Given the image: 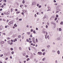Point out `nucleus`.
<instances>
[{"mask_svg":"<svg viewBox=\"0 0 63 63\" xmlns=\"http://www.w3.org/2000/svg\"><path fill=\"white\" fill-rule=\"evenodd\" d=\"M59 30L60 31H61V28H59Z\"/></svg>","mask_w":63,"mask_h":63,"instance_id":"nucleus-28","label":"nucleus"},{"mask_svg":"<svg viewBox=\"0 0 63 63\" xmlns=\"http://www.w3.org/2000/svg\"><path fill=\"white\" fill-rule=\"evenodd\" d=\"M30 60V58H28L27 59V61H29Z\"/></svg>","mask_w":63,"mask_h":63,"instance_id":"nucleus-23","label":"nucleus"},{"mask_svg":"<svg viewBox=\"0 0 63 63\" xmlns=\"http://www.w3.org/2000/svg\"><path fill=\"white\" fill-rule=\"evenodd\" d=\"M54 5L55 6H57V3H55Z\"/></svg>","mask_w":63,"mask_h":63,"instance_id":"nucleus-35","label":"nucleus"},{"mask_svg":"<svg viewBox=\"0 0 63 63\" xmlns=\"http://www.w3.org/2000/svg\"><path fill=\"white\" fill-rule=\"evenodd\" d=\"M14 26H15V27H17V25H16V24H14Z\"/></svg>","mask_w":63,"mask_h":63,"instance_id":"nucleus-20","label":"nucleus"},{"mask_svg":"<svg viewBox=\"0 0 63 63\" xmlns=\"http://www.w3.org/2000/svg\"><path fill=\"white\" fill-rule=\"evenodd\" d=\"M13 43L12 42H11L10 43V45H12V44H13Z\"/></svg>","mask_w":63,"mask_h":63,"instance_id":"nucleus-36","label":"nucleus"},{"mask_svg":"<svg viewBox=\"0 0 63 63\" xmlns=\"http://www.w3.org/2000/svg\"><path fill=\"white\" fill-rule=\"evenodd\" d=\"M10 58H11V59H12V56H10Z\"/></svg>","mask_w":63,"mask_h":63,"instance_id":"nucleus-61","label":"nucleus"},{"mask_svg":"<svg viewBox=\"0 0 63 63\" xmlns=\"http://www.w3.org/2000/svg\"><path fill=\"white\" fill-rule=\"evenodd\" d=\"M5 28H7V26H5Z\"/></svg>","mask_w":63,"mask_h":63,"instance_id":"nucleus-64","label":"nucleus"},{"mask_svg":"<svg viewBox=\"0 0 63 63\" xmlns=\"http://www.w3.org/2000/svg\"><path fill=\"white\" fill-rule=\"evenodd\" d=\"M20 12H16V14H19V13H20Z\"/></svg>","mask_w":63,"mask_h":63,"instance_id":"nucleus-32","label":"nucleus"},{"mask_svg":"<svg viewBox=\"0 0 63 63\" xmlns=\"http://www.w3.org/2000/svg\"><path fill=\"white\" fill-rule=\"evenodd\" d=\"M18 38H20L21 37V36L20 35L18 36Z\"/></svg>","mask_w":63,"mask_h":63,"instance_id":"nucleus-40","label":"nucleus"},{"mask_svg":"<svg viewBox=\"0 0 63 63\" xmlns=\"http://www.w3.org/2000/svg\"><path fill=\"white\" fill-rule=\"evenodd\" d=\"M2 9H0V11H2Z\"/></svg>","mask_w":63,"mask_h":63,"instance_id":"nucleus-56","label":"nucleus"},{"mask_svg":"<svg viewBox=\"0 0 63 63\" xmlns=\"http://www.w3.org/2000/svg\"><path fill=\"white\" fill-rule=\"evenodd\" d=\"M37 54H42V53L41 52H38L37 53Z\"/></svg>","mask_w":63,"mask_h":63,"instance_id":"nucleus-3","label":"nucleus"},{"mask_svg":"<svg viewBox=\"0 0 63 63\" xmlns=\"http://www.w3.org/2000/svg\"><path fill=\"white\" fill-rule=\"evenodd\" d=\"M48 9L49 10H50V7H48Z\"/></svg>","mask_w":63,"mask_h":63,"instance_id":"nucleus-15","label":"nucleus"},{"mask_svg":"<svg viewBox=\"0 0 63 63\" xmlns=\"http://www.w3.org/2000/svg\"><path fill=\"white\" fill-rule=\"evenodd\" d=\"M7 40H10V38L9 37H7Z\"/></svg>","mask_w":63,"mask_h":63,"instance_id":"nucleus-41","label":"nucleus"},{"mask_svg":"<svg viewBox=\"0 0 63 63\" xmlns=\"http://www.w3.org/2000/svg\"><path fill=\"white\" fill-rule=\"evenodd\" d=\"M27 34H28V35H29L30 34V32H28L27 33Z\"/></svg>","mask_w":63,"mask_h":63,"instance_id":"nucleus-14","label":"nucleus"},{"mask_svg":"<svg viewBox=\"0 0 63 63\" xmlns=\"http://www.w3.org/2000/svg\"><path fill=\"white\" fill-rule=\"evenodd\" d=\"M47 25H49V23H48V22L47 23Z\"/></svg>","mask_w":63,"mask_h":63,"instance_id":"nucleus-57","label":"nucleus"},{"mask_svg":"<svg viewBox=\"0 0 63 63\" xmlns=\"http://www.w3.org/2000/svg\"><path fill=\"white\" fill-rule=\"evenodd\" d=\"M28 48H29V50H30V49H30V47H28Z\"/></svg>","mask_w":63,"mask_h":63,"instance_id":"nucleus-51","label":"nucleus"},{"mask_svg":"<svg viewBox=\"0 0 63 63\" xmlns=\"http://www.w3.org/2000/svg\"><path fill=\"white\" fill-rule=\"evenodd\" d=\"M43 33H44V34H45V33H46V32L45 31L44 32H43Z\"/></svg>","mask_w":63,"mask_h":63,"instance_id":"nucleus-63","label":"nucleus"},{"mask_svg":"<svg viewBox=\"0 0 63 63\" xmlns=\"http://www.w3.org/2000/svg\"><path fill=\"white\" fill-rule=\"evenodd\" d=\"M3 28V26L2 25L0 27V31Z\"/></svg>","mask_w":63,"mask_h":63,"instance_id":"nucleus-1","label":"nucleus"},{"mask_svg":"<svg viewBox=\"0 0 63 63\" xmlns=\"http://www.w3.org/2000/svg\"><path fill=\"white\" fill-rule=\"evenodd\" d=\"M46 27L47 28L48 27V25H46Z\"/></svg>","mask_w":63,"mask_h":63,"instance_id":"nucleus-46","label":"nucleus"},{"mask_svg":"<svg viewBox=\"0 0 63 63\" xmlns=\"http://www.w3.org/2000/svg\"><path fill=\"white\" fill-rule=\"evenodd\" d=\"M22 3L23 4H24V3H25V1L24 0H23L22 1Z\"/></svg>","mask_w":63,"mask_h":63,"instance_id":"nucleus-24","label":"nucleus"},{"mask_svg":"<svg viewBox=\"0 0 63 63\" xmlns=\"http://www.w3.org/2000/svg\"><path fill=\"white\" fill-rule=\"evenodd\" d=\"M61 39V38L60 37H59L57 38V40H60Z\"/></svg>","mask_w":63,"mask_h":63,"instance_id":"nucleus-5","label":"nucleus"},{"mask_svg":"<svg viewBox=\"0 0 63 63\" xmlns=\"http://www.w3.org/2000/svg\"><path fill=\"white\" fill-rule=\"evenodd\" d=\"M41 7H42V6H41V5H40L39 7V8H41Z\"/></svg>","mask_w":63,"mask_h":63,"instance_id":"nucleus-53","label":"nucleus"},{"mask_svg":"<svg viewBox=\"0 0 63 63\" xmlns=\"http://www.w3.org/2000/svg\"><path fill=\"white\" fill-rule=\"evenodd\" d=\"M33 33H34V34H36V32H35V31H33Z\"/></svg>","mask_w":63,"mask_h":63,"instance_id":"nucleus-26","label":"nucleus"},{"mask_svg":"<svg viewBox=\"0 0 63 63\" xmlns=\"http://www.w3.org/2000/svg\"><path fill=\"white\" fill-rule=\"evenodd\" d=\"M49 36L47 35V38H49Z\"/></svg>","mask_w":63,"mask_h":63,"instance_id":"nucleus-62","label":"nucleus"},{"mask_svg":"<svg viewBox=\"0 0 63 63\" xmlns=\"http://www.w3.org/2000/svg\"><path fill=\"white\" fill-rule=\"evenodd\" d=\"M34 39H35V38H34V37L32 38V41H34Z\"/></svg>","mask_w":63,"mask_h":63,"instance_id":"nucleus-16","label":"nucleus"},{"mask_svg":"<svg viewBox=\"0 0 63 63\" xmlns=\"http://www.w3.org/2000/svg\"><path fill=\"white\" fill-rule=\"evenodd\" d=\"M39 6V4L38 3L37 5V7H38Z\"/></svg>","mask_w":63,"mask_h":63,"instance_id":"nucleus-50","label":"nucleus"},{"mask_svg":"<svg viewBox=\"0 0 63 63\" xmlns=\"http://www.w3.org/2000/svg\"><path fill=\"white\" fill-rule=\"evenodd\" d=\"M1 44H4L5 42L4 41H2L1 42Z\"/></svg>","mask_w":63,"mask_h":63,"instance_id":"nucleus-9","label":"nucleus"},{"mask_svg":"<svg viewBox=\"0 0 63 63\" xmlns=\"http://www.w3.org/2000/svg\"><path fill=\"white\" fill-rule=\"evenodd\" d=\"M4 2H7V0H4Z\"/></svg>","mask_w":63,"mask_h":63,"instance_id":"nucleus-58","label":"nucleus"},{"mask_svg":"<svg viewBox=\"0 0 63 63\" xmlns=\"http://www.w3.org/2000/svg\"><path fill=\"white\" fill-rule=\"evenodd\" d=\"M23 5H20V7L21 8H22V7H23Z\"/></svg>","mask_w":63,"mask_h":63,"instance_id":"nucleus-21","label":"nucleus"},{"mask_svg":"<svg viewBox=\"0 0 63 63\" xmlns=\"http://www.w3.org/2000/svg\"><path fill=\"white\" fill-rule=\"evenodd\" d=\"M60 24H61V25H63V22L62 21H61L60 23Z\"/></svg>","mask_w":63,"mask_h":63,"instance_id":"nucleus-13","label":"nucleus"},{"mask_svg":"<svg viewBox=\"0 0 63 63\" xmlns=\"http://www.w3.org/2000/svg\"><path fill=\"white\" fill-rule=\"evenodd\" d=\"M3 56V54L1 55H0V57H2Z\"/></svg>","mask_w":63,"mask_h":63,"instance_id":"nucleus-42","label":"nucleus"},{"mask_svg":"<svg viewBox=\"0 0 63 63\" xmlns=\"http://www.w3.org/2000/svg\"><path fill=\"white\" fill-rule=\"evenodd\" d=\"M36 30H38V28H36Z\"/></svg>","mask_w":63,"mask_h":63,"instance_id":"nucleus-59","label":"nucleus"},{"mask_svg":"<svg viewBox=\"0 0 63 63\" xmlns=\"http://www.w3.org/2000/svg\"><path fill=\"white\" fill-rule=\"evenodd\" d=\"M27 42H29V40H28V39H26Z\"/></svg>","mask_w":63,"mask_h":63,"instance_id":"nucleus-38","label":"nucleus"},{"mask_svg":"<svg viewBox=\"0 0 63 63\" xmlns=\"http://www.w3.org/2000/svg\"><path fill=\"white\" fill-rule=\"evenodd\" d=\"M26 54H25V53H22V55H23V56H25V55H26Z\"/></svg>","mask_w":63,"mask_h":63,"instance_id":"nucleus-7","label":"nucleus"},{"mask_svg":"<svg viewBox=\"0 0 63 63\" xmlns=\"http://www.w3.org/2000/svg\"><path fill=\"white\" fill-rule=\"evenodd\" d=\"M19 49L20 50H22V48H21V47H19Z\"/></svg>","mask_w":63,"mask_h":63,"instance_id":"nucleus-12","label":"nucleus"},{"mask_svg":"<svg viewBox=\"0 0 63 63\" xmlns=\"http://www.w3.org/2000/svg\"><path fill=\"white\" fill-rule=\"evenodd\" d=\"M10 13V11H8V12L6 14V15H8V14H9Z\"/></svg>","mask_w":63,"mask_h":63,"instance_id":"nucleus-11","label":"nucleus"},{"mask_svg":"<svg viewBox=\"0 0 63 63\" xmlns=\"http://www.w3.org/2000/svg\"><path fill=\"white\" fill-rule=\"evenodd\" d=\"M57 53L58 54H60V51H59V50L58 51Z\"/></svg>","mask_w":63,"mask_h":63,"instance_id":"nucleus-6","label":"nucleus"},{"mask_svg":"<svg viewBox=\"0 0 63 63\" xmlns=\"http://www.w3.org/2000/svg\"><path fill=\"white\" fill-rule=\"evenodd\" d=\"M11 53H12V54H14V52L13 51H12L11 52Z\"/></svg>","mask_w":63,"mask_h":63,"instance_id":"nucleus-31","label":"nucleus"},{"mask_svg":"<svg viewBox=\"0 0 63 63\" xmlns=\"http://www.w3.org/2000/svg\"><path fill=\"white\" fill-rule=\"evenodd\" d=\"M30 38H32V34H31L30 35Z\"/></svg>","mask_w":63,"mask_h":63,"instance_id":"nucleus-29","label":"nucleus"},{"mask_svg":"<svg viewBox=\"0 0 63 63\" xmlns=\"http://www.w3.org/2000/svg\"><path fill=\"white\" fill-rule=\"evenodd\" d=\"M45 54H46V52H44L42 54L43 55H45Z\"/></svg>","mask_w":63,"mask_h":63,"instance_id":"nucleus-17","label":"nucleus"},{"mask_svg":"<svg viewBox=\"0 0 63 63\" xmlns=\"http://www.w3.org/2000/svg\"><path fill=\"white\" fill-rule=\"evenodd\" d=\"M33 42L34 43V44H36V42L34 40H33Z\"/></svg>","mask_w":63,"mask_h":63,"instance_id":"nucleus-34","label":"nucleus"},{"mask_svg":"<svg viewBox=\"0 0 63 63\" xmlns=\"http://www.w3.org/2000/svg\"><path fill=\"white\" fill-rule=\"evenodd\" d=\"M26 57L27 58V57H28V56L27 55H26Z\"/></svg>","mask_w":63,"mask_h":63,"instance_id":"nucleus-49","label":"nucleus"},{"mask_svg":"<svg viewBox=\"0 0 63 63\" xmlns=\"http://www.w3.org/2000/svg\"><path fill=\"white\" fill-rule=\"evenodd\" d=\"M11 40H9L7 41V42L8 43V44H10V42H11Z\"/></svg>","mask_w":63,"mask_h":63,"instance_id":"nucleus-4","label":"nucleus"},{"mask_svg":"<svg viewBox=\"0 0 63 63\" xmlns=\"http://www.w3.org/2000/svg\"><path fill=\"white\" fill-rule=\"evenodd\" d=\"M46 60V58L44 57V58L43 59L42 61H44V60Z\"/></svg>","mask_w":63,"mask_h":63,"instance_id":"nucleus-10","label":"nucleus"},{"mask_svg":"<svg viewBox=\"0 0 63 63\" xmlns=\"http://www.w3.org/2000/svg\"><path fill=\"white\" fill-rule=\"evenodd\" d=\"M19 21H21V20H22V19L21 18L19 19Z\"/></svg>","mask_w":63,"mask_h":63,"instance_id":"nucleus-30","label":"nucleus"},{"mask_svg":"<svg viewBox=\"0 0 63 63\" xmlns=\"http://www.w3.org/2000/svg\"><path fill=\"white\" fill-rule=\"evenodd\" d=\"M57 18L55 17V20H57Z\"/></svg>","mask_w":63,"mask_h":63,"instance_id":"nucleus-39","label":"nucleus"},{"mask_svg":"<svg viewBox=\"0 0 63 63\" xmlns=\"http://www.w3.org/2000/svg\"><path fill=\"white\" fill-rule=\"evenodd\" d=\"M51 24H55V23H54L53 22H51Z\"/></svg>","mask_w":63,"mask_h":63,"instance_id":"nucleus-18","label":"nucleus"},{"mask_svg":"<svg viewBox=\"0 0 63 63\" xmlns=\"http://www.w3.org/2000/svg\"><path fill=\"white\" fill-rule=\"evenodd\" d=\"M15 11H18V10H17V9H15Z\"/></svg>","mask_w":63,"mask_h":63,"instance_id":"nucleus-54","label":"nucleus"},{"mask_svg":"<svg viewBox=\"0 0 63 63\" xmlns=\"http://www.w3.org/2000/svg\"><path fill=\"white\" fill-rule=\"evenodd\" d=\"M10 49H11V50H13V48H10Z\"/></svg>","mask_w":63,"mask_h":63,"instance_id":"nucleus-33","label":"nucleus"},{"mask_svg":"<svg viewBox=\"0 0 63 63\" xmlns=\"http://www.w3.org/2000/svg\"><path fill=\"white\" fill-rule=\"evenodd\" d=\"M45 51V49H44L42 50V51L43 52L44 51Z\"/></svg>","mask_w":63,"mask_h":63,"instance_id":"nucleus-19","label":"nucleus"},{"mask_svg":"<svg viewBox=\"0 0 63 63\" xmlns=\"http://www.w3.org/2000/svg\"><path fill=\"white\" fill-rule=\"evenodd\" d=\"M13 9L12 8L11 9V12H13Z\"/></svg>","mask_w":63,"mask_h":63,"instance_id":"nucleus-43","label":"nucleus"},{"mask_svg":"<svg viewBox=\"0 0 63 63\" xmlns=\"http://www.w3.org/2000/svg\"><path fill=\"white\" fill-rule=\"evenodd\" d=\"M3 21H6V19H3Z\"/></svg>","mask_w":63,"mask_h":63,"instance_id":"nucleus-52","label":"nucleus"},{"mask_svg":"<svg viewBox=\"0 0 63 63\" xmlns=\"http://www.w3.org/2000/svg\"><path fill=\"white\" fill-rule=\"evenodd\" d=\"M33 29H32L31 30V32H33Z\"/></svg>","mask_w":63,"mask_h":63,"instance_id":"nucleus-55","label":"nucleus"},{"mask_svg":"<svg viewBox=\"0 0 63 63\" xmlns=\"http://www.w3.org/2000/svg\"><path fill=\"white\" fill-rule=\"evenodd\" d=\"M53 2H54V3H56V0H54Z\"/></svg>","mask_w":63,"mask_h":63,"instance_id":"nucleus-47","label":"nucleus"},{"mask_svg":"<svg viewBox=\"0 0 63 63\" xmlns=\"http://www.w3.org/2000/svg\"><path fill=\"white\" fill-rule=\"evenodd\" d=\"M3 5L4 6H6V4L5 3H4L3 4Z\"/></svg>","mask_w":63,"mask_h":63,"instance_id":"nucleus-44","label":"nucleus"},{"mask_svg":"<svg viewBox=\"0 0 63 63\" xmlns=\"http://www.w3.org/2000/svg\"><path fill=\"white\" fill-rule=\"evenodd\" d=\"M23 12L25 13H26V11L25 10H24L23 11Z\"/></svg>","mask_w":63,"mask_h":63,"instance_id":"nucleus-37","label":"nucleus"},{"mask_svg":"<svg viewBox=\"0 0 63 63\" xmlns=\"http://www.w3.org/2000/svg\"><path fill=\"white\" fill-rule=\"evenodd\" d=\"M47 47H48V48L49 47H50V45H48L47 46Z\"/></svg>","mask_w":63,"mask_h":63,"instance_id":"nucleus-25","label":"nucleus"},{"mask_svg":"<svg viewBox=\"0 0 63 63\" xmlns=\"http://www.w3.org/2000/svg\"><path fill=\"white\" fill-rule=\"evenodd\" d=\"M35 17H37V15H36V14H35L34 15Z\"/></svg>","mask_w":63,"mask_h":63,"instance_id":"nucleus-48","label":"nucleus"},{"mask_svg":"<svg viewBox=\"0 0 63 63\" xmlns=\"http://www.w3.org/2000/svg\"><path fill=\"white\" fill-rule=\"evenodd\" d=\"M1 7V8H3V7H4V5H2V6H0Z\"/></svg>","mask_w":63,"mask_h":63,"instance_id":"nucleus-45","label":"nucleus"},{"mask_svg":"<svg viewBox=\"0 0 63 63\" xmlns=\"http://www.w3.org/2000/svg\"><path fill=\"white\" fill-rule=\"evenodd\" d=\"M36 42L37 43H38V39H36Z\"/></svg>","mask_w":63,"mask_h":63,"instance_id":"nucleus-22","label":"nucleus"},{"mask_svg":"<svg viewBox=\"0 0 63 63\" xmlns=\"http://www.w3.org/2000/svg\"><path fill=\"white\" fill-rule=\"evenodd\" d=\"M56 17H58V15H56Z\"/></svg>","mask_w":63,"mask_h":63,"instance_id":"nucleus-27","label":"nucleus"},{"mask_svg":"<svg viewBox=\"0 0 63 63\" xmlns=\"http://www.w3.org/2000/svg\"><path fill=\"white\" fill-rule=\"evenodd\" d=\"M11 24H13V22H9V25H11Z\"/></svg>","mask_w":63,"mask_h":63,"instance_id":"nucleus-2","label":"nucleus"},{"mask_svg":"<svg viewBox=\"0 0 63 63\" xmlns=\"http://www.w3.org/2000/svg\"><path fill=\"white\" fill-rule=\"evenodd\" d=\"M36 3H35V2H33L32 3V4H33V5H35L36 4Z\"/></svg>","mask_w":63,"mask_h":63,"instance_id":"nucleus-8","label":"nucleus"},{"mask_svg":"<svg viewBox=\"0 0 63 63\" xmlns=\"http://www.w3.org/2000/svg\"><path fill=\"white\" fill-rule=\"evenodd\" d=\"M29 43H32V41H29Z\"/></svg>","mask_w":63,"mask_h":63,"instance_id":"nucleus-60","label":"nucleus"}]
</instances>
